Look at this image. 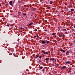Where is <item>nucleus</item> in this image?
<instances>
[{
  "label": "nucleus",
  "instance_id": "obj_43",
  "mask_svg": "<svg viewBox=\"0 0 75 75\" xmlns=\"http://www.w3.org/2000/svg\"><path fill=\"white\" fill-rule=\"evenodd\" d=\"M72 31H73V30H74V29H72Z\"/></svg>",
  "mask_w": 75,
  "mask_h": 75
},
{
  "label": "nucleus",
  "instance_id": "obj_9",
  "mask_svg": "<svg viewBox=\"0 0 75 75\" xmlns=\"http://www.w3.org/2000/svg\"><path fill=\"white\" fill-rule=\"evenodd\" d=\"M23 16H26L27 15V13H23Z\"/></svg>",
  "mask_w": 75,
  "mask_h": 75
},
{
  "label": "nucleus",
  "instance_id": "obj_10",
  "mask_svg": "<svg viewBox=\"0 0 75 75\" xmlns=\"http://www.w3.org/2000/svg\"><path fill=\"white\" fill-rule=\"evenodd\" d=\"M63 31H67V29H64L63 30Z\"/></svg>",
  "mask_w": 75,
  "mask_h": 75
},
{
  "label": "nucleus",
  "instance_id": "obj_16",
  "mask_svg": "<svg viewBox=\"0 0 75 75\" xmlns=\"http://www.w3.org/2000/svg\"><path fill=\"white\" fill-rule=\"evenodd\" d=\"M18 14H21V12H18Z\"/></svg>",
  "mask_w": 75,
  "mask_h": 75
},
{
  "label": "nucleus",
  "instance_id": "obj_4",
  "mask_svg": "<svg viewBox=\"0 0 75 75\" xmlns=\"http://www.w3.org/2000/svg\"><path fill=\"white\" fill-rule=\"evenodd\" d=\"M38 57H39V54H38L36 55V56L35 57V58H37Z\"/></svg>",
  "mask_w": 75,
  "mask_h": 75
},
{
  "label": "nucleus",
  "instance_id": "obj_36",
  "mask_svg": "<svg viewBox=\"0 0 75 75\" xmlns=\"http://www.w3.org/2000/svg\"><path fill=\"white\" fill-rule=\"evenodd\" d=\"M60 51H62V49L60 50Z\"/></svg>",
  "mask_w": 75,
  "mask_h": 75
},
{
  "label": "nucleus",
  "instance_id": "obj_46",
  "mask_svg": "<svg viewBox=\"0 0 75 75\" xmlns=\"http://www.w3.org/2000/svg\"><path fill=\"white\" fill-rule=\"evenodd\" d=\"M74 74H75V72H74Z\"/></svg>",
  "mask_w": 75,
  "mask_h": 75
},
{
  "label": "nucleus",
  "instance_id": "obj_22",
  "mask_svg": "<svg viewBox=\"0 0 75 75\" xmlns=\"http://www.w3.org/2000/svg\"><path fill=\"white\" fill-rule=\"evenodd\" d=\"M7 24V26L8 27H9V26L10 25V24Z\"/></svg>",
  "mask_w": 75,
  "mask_h": 75
},
{
  "label": "nucleus",
  "instance_id": "obj_13",
  "mask_svg": "<svg viewBox=\"0 0 75 75\" xmlns=\"http://www.w3.org/2000/svg\"><path fill=\"white\" fill-rule=\"evenodd\" d=\"M51 60H52V61H54V60H55V59H54V58H52L51 59Z\"/></svg>",
  "mask_w": 75,
  "mask_h": 75
},
{
  "label": "nucleus",
  "instance_id": "obj_20",
  "mask_svg": "<svg viewBox=\"0 0 75 75\" xmlns=\"http://www.w3.org/2000/svg\"><path fill=\"white\" fill-rule=\"evenodd\" d=\"M62 51L63 52H65V50H62Z\"/></svg>",
  "mask_w": 75,
  "mask_h": 75
},
{
  "label": "nucleus",
  "instance_id": "obj_45",
  "mask_svg": "<svg viewBox=\"0 0 75 75\" xmlns=\"http://www.w3.org/2000/svg\"><path fill=\"white\" fill-rule=\"evenodd\" d=\"M53 63V64H54V62Z\"/></svg>",
  "mask_w": 75,
  "mask_h": 75
},
{
  "label": "nucleus",
  "instance_id": "obj_38",
  "mask_svg": "<svg viewBox=\"0 0 75 75\" xmlns=\"http://www.w3.org/2000/svg\"><path fill=\"white\" fill-rule=\"evenodd\" d=\"M0 6H1V5L0 4Z\"/></svg>",
  "mask_w": 75,
  "mask_h": 75
},
{
  "label": "nucleus",
  "instance_id": "obj_11",
  "mask_svg": "<svg viewBox=\"0 0 75 75\" xmlns=\"http://www.w3.org/2000/svg\"><path fill=\"white\" fill-rule=\"evenodd\" d=\"M33 24V23H30L29 24L30 26H31L32 25V24Z\"/></svg>",
  "mask_w": 75,
  "mask_h": 75
},
{
  "label": "nucleus",
  "instance_id": "obj_25",
  "mask_svg": "<svg viewBox=\"0 0 75 75\" xmlns=\"http://www.w3.org/2000/svg\"><path fill=\"white\" fill-rule=\"evenodd\" d=\"M37 37H39V36H38V35L37 34L36 35Z\"/></svg>",
  "mask_w": 75,
  "mask_h": 75
},
{
  "label": "nucleus",
  "instance_id": "obj_23",
  "mask_svg": "<svg viewBox=\"0 0 75 75\" xmlns=\"http://www.w3.org/2000/svg\"><path fill=\"white\" fill-rule=\"evenodd\" d=\"M37 31V29H35L34 30L35 31Z\"/></svg>",
  "mask_w": 75,
  "mask_h": 75
},
{
  "label": "nucleus",
  "instance_id": "obj_26",
  "mask_svg": "<svg viewBox=\"0 0 75 75\" xmlns=\"http://www.w3.org/2000/svg\"><path fill=\"white\" fill-rule=\"evenodd\" d=\"M20 28H21V30H23V28H22V27H21Z\"/></svg>",
  "mask_w": 75,
  "mask_h": 75
},
{
  "label": "nucleus",
  "instance_id": "obj_33",
  "mask_svg": "<svg viewBox=\"0 0 75 75\" xmlns=\"http://www.w3.org/2000/svg\"><path fill=\"white\" fill-rule=\"evenodd\" d=\"M47 8H49V9H50V7H48Z\"/></svg>",
  "mask_w": 75,
  "mask_h": 75
},
{
  "label": "nucleus",
  "instance_id": "obj_2",
  "mask_svg": "<svg viewBox=\"0 0 75 75\" xmlns=\"http://www.w3.org/2000/svg\"><path fill=\"white\" fill-rule=\"evenodd\" d=\"M66 64H70V62L69 61H67V62H65Z\"/></svg>",
  "mask_w": 75,
  "mask_h": 75
},
{
  "label": "nucleus",
  "instance_id": "obj_40",
  "mask_svg": "<svg viewBox=\"0 0 75 75\" xmlns=\"http://www.w3.org/2000/svg\"><path fill=\"white\" fill-rule=\"evenodd\" d=\"M70 6H71V7H72V6L71 5H70Z\"/></svg>",
  "mask_w": 75,
  "mask_h": 75
},
{
  "label": "nucleus",
  "instance_id": "obj_8",
  "mask_svg": "<svg viewBox=\"0 0 75 75\" xmlns=\"http://www.w3.org/2000/svg\"><path fill=\"white\" fill-rule=\"evenodd\" d=\"M45 60L46 61H48V60H49V58H47L45 59Z\"/></svg>",
  "mask_w": 75,
  "mask_h": 75
},
{
  "label": "nucleus",
  "instance_id": "obj_42",
  "mask_svg": "<svg viewBox=\"0 0 75 75\" xmlns=\"http://www.w3.org/2000/svg\"><path fill=\"white\" fill-rule=\"evenodd\" d=\"M25 29H27V27H25Z\"/></svg>",
  "mask_w": 75,
  "mask_h": 75
},
{
  "label": "nucleus",
  "instance_id": "obj_34",
  "mask_svg": "<svg viewBox=\"0 0 75 75\" xmlns=\"http://www.w3.org/2000/svg\"><path fill=\"white\" fill-rule=\"evenodd\" d=\"M36 36H34V38H36Z\"/></svg>",
  "mask_w": 75,
  "mask_h": 75
},
{
  "label": "nucleus",
  "instance_id": "obj_3",
  "mask_svg": "<svg viewBox=\"0 0 75 75\" xmlns=\"http://www.w3.org/2000/svg\"><path fill=\"white\" fill-rule=\"evenodd\" d=\"M67 68V67L66 66H63L62 67V69H65V68Z\"/></svg>",
  "mask_w": 75,
  "mask_h": 75
},
{
  "label": "nucleus",
  "instance_id": "obj_14",
  "mask_svg": "<svg viewBox=\"0 0 75 75\" xmlns=\"http://www.w3.org/2000/svg\"><path fill=\"white\" fill-rule=\"evenodd\" d=\"M71 11H74V9H71Z\"/></svg>",
  "mask_w": 75,
  "mask_h": 75
},
{
  "label": "nucleus",
  "instance_id": "obj_41",
  "mask_svg": "<svg viewBox=\"0 0 75 75\" xmlns=\"http://www.w3.org/2000/svg\"><path fill=\"white\" fill-rule=\"evenodd\" d=\"M55 42H57V41H55Z\"/></svg>",
  "mask_w": 75,
  "mask_h": 75
},
{
  "label": "nucleus",
  "instance_id": "obj_44",
  "mask_svg": "<svg viewBox=\"0 0 75 75\" xmlns=\"http://www.w3.org/2000/svg\"><path fill=\"white\" fill-rule=\"evenodd\" d=\"M71 12V11H69V12Z\"/></svg>",
  "mask_w": 75,
  "mask_h": 75
},
{
  "label": "nucleus",
  "instance_id": "obj_6",
  "mask_svg": "<svg viewBox=\"0 0 75 75\" xmlns=\"http://www.w3.org/2000/svg\"><path fill=\"white\" fill-rule=\"evenodd\" d=\"M45 41H43L42 40V44H45Z\"/></svg>",
  "mask_w": 75,
  "mask_h": 75
},
{
  "label": "nucleus",
  "instance_id": "obj_24",
  "mask_svg": "<svg viewBox=\"0 0 75 75\" xmlns=\"http://www.w3.org/2000/svg\"><path fill=\"white\" fill-rule=\"evenodd\" d=\"M39 62H41V60H39Z\"/></svg>",
  "mask_w": 75,
  "mask_h": 75
},
{
  "label": "nucleus",
  "instance_id": "obj_47",
  "mask_svg": "<svg viewBox=\"0 0 75 75\" xmlns=\"http://www.w3.org/2000/svg\"><path fill=\"white\" fill-rule=\"evenodd\" d=\"M56 12H57V11H56Z\"/></svg>",
  "mask_w": 75,
  "mask_h": 75
},
{
  "label": "nucleus",
  "instance_id": "obj_31",
  "mask_svg": "<svg viewBox=\"0 0 75 75\" xmlns=\"http://www.w3.org/2000/svg\"><path fill=\"white\" fill-rule=\"evenodd\" d=\"M52 65H53V66H55V65H54V64H52Z\"/></svg>",
  "mask_w": 75,
  "mask_h": 75
},
{
  "label": "nucleus",
  "instance_id": "obj_21",
  "mask_svg": "<svg viewBox=\"0 0 75 75\" xmlns=\"http://www.w3.org/2000/svg\"><path fill=\"white\" fill-rule=\"evenodd\" d=\"M42 68H43L42 67H40V69H42Z\"/></svg>",
  "mask_w": 75,
  "mask_h": 75
},
{
  "label": "nucleus",
  "instance_id": "obj_19",
  "mask_svg": "<svg viewBox=\"0 0 75 75\" xmlns=\"http://www.w3.org/2000/svg\"><path fill=\"white\" fill-rule=\"evenodd\" d=\"M39 58H41V56H39Z\"/></svg>",
  "mask_w": 75,
  "mask_h": 75
},
{
  "label": "nucleus",
  "instance_id": "obj_5",
  "mask_svg": "<svg viewBox=\"0 0 75 75\" xmlns=\"http://www.w3.org/2000/svg\"><path fill=\"white\" fill-rule=\"evenodd\" d=\"M12 1H10L9 2V4H10V5H12Z\"/></svg>",
  "mask_w": 75,
  "mask_h": 75
},
{
  "label": "nucleus",
  "instance_id": "obj_37",
  "mask_svg": "<svg viewBox=\"0 0 75 75\" xmlns=\"http://www.w3.org/2000/svg\"><path fill=\"white\" fill-rule=\"evenodd\" d=\"M54 61H55V62H57V60H54Z\"/></svg>",
  "mask_w": 75,
  "mask_h": 75
},
{
  "label": "nucleus",
  "instance_id": "obj_1",
  "mask_svg": "<svg viewBox=\"0 0 75 75\" xmlns=\"http://www.w3.org/2000/svg\"><path fill=\"white\" fill-rule=\"evenodd\" d=\"M42 53H43V54H48V52H45V51H42Z\"/></svg>",
  "mask_w": 75,
  "mask_h": 75
},
{
  "label": "nucleus",
  "instance_id": "obj_7",
  "mask_svg": "<svg viewBox=\"0 0 75 75\" xmlns=\"http://www.w3.org/2000/svg\"><path fill=\"white\" fill-rule=\"evenodd\" d=\"M59 37H62V34H60L59 35Z\"/></svg>",
  "mask_w": 75,
  "mask_h": 75
},
{
  "label": "nucleus",
  "instance_id": "obj_29",
  "mask_svg": "<svg viewBox=\"0 0 75 75\" xmlns=\"http://www.w3.org/2000/svg\"><path fill=\"white\" fill-rule=\"evenodd\" d=\"M69 53V52L68 51H67V53Z\"/></svg>",
  "mask_w": 75,
  "mask_h": 75
},
{
  "label": "nucleus",
  "instance_id": "obj_27",
  "mask_svg": "<svg viewBox=\"0 0 75 75\" xmlns=\"http://www.w3.org/2000/svg\"><path fill=\"white\" fill-rule=\"evenodd\" d=\"M65 34H68V32H66Z\"/></svg>",
  "mask_w": 75,
  "mask_h": 75
},
{
  "label": "nucleus",
  "instance_id": "obj_12",
  "mask_svg": "<svg viewBox=\"0 0 75 75\" xmlns=\"http://www.w3.org/2000/svg\"><path fill=\"white\" fill-rule=\"evenodd\" d=\"M53 3V2L52 1H50V4H52Z\"/></svg>",
  "mask_w": 75,
  "mask_h": 75
},
{
  "label": "nucleus",
  "instance_id": "obj_35",
  "mask_svg": "<svg viewBox=\"0 0 75 75\" xmlns=\"http://www.w3.org/2000/svg\"><path fill=\"white\" fill-rule=\"evenodd\" d=\"M45 31H47V30H45Z\"/></svg>",
  "mask_w": 75,
  "mask_h": 75
},
{
  "label": "nucleus",
  "instance_id": "obj_39",
  "mask_svg": "<svg viewBox=\"0 0 75 75\" xmlns=\"http://www.w3.org/2000/svg\"><path fill=\"white\" fill-rule=\"evenodd\" d=\"M74 28H75V25L74 26Z\"/></svg>",
  "mask_w": 75,
  "mask_h": 75
},
{
  "label": "nucleus",
  "instance_id": "obj_28",
  "mask_svg": "<svg viewBox=\"0 0 75 75\" xmlns=\"http://www.w3.org/2000/svg\"><path fill=\"white\" fill-rule=\"evenodd\" d=\"M66 55H68V53H66Z\"/></svg>",
  "mask_w": 75,
  "mask_h": 75
},
{
  "label": "nucleus",
  "instance_id": "obj_30",
  "mask_svg": "<svg viewBox=\"0 0 75 75\" xmlns=\"http://www.w3.org/2000/svg\"><path fill=\"white\" fill-rule=\"evenodd\" d=\"M52 35H55V33H52Z\"/></svg>",
  "mask_w": 75,
  "mask_h": 75
},
{
  "label": "nucleus",
  "instance_id": "obj_18",
  "mask_svg": "<svg viewBox=\"0 0 75 75\" xmlns=\"http://www.w3.org/2000/svg\"><path fill=\"white\" fill-rule=\"evenodd\" d=\"M57 66L58 67H59V64H56Z\"/></svg>",
  "mask_w": 75,
  "mask_h": 75
},
{
  "label": "nucleus",
  "instance_id": "obj_17",
  "mask_svg": "<svg viewBox=\"0 0 75 75\" xmlns=\"http://www.w3.org/2000/svg\"><path fill=\"white\" fill-rule=\"evenodd\" d=\"M13 55L15 57L16 56V54L15 53L13 54Z\"/></svg>",
  "mask_w": 75,
  "mask_h": 75
},
{
  "label": "nucleus",
  "instance_id": "obj_32",
  "mask_svg": "<svg viewBox=\"0 0 75 75\" xmlns=\"http://www.w3.org/2000/svg\"><path fill=\"white\" fill-rule=\"evenodd\" d=\"M45 71V70L44 69H43V70H42V71Z\"/></svg>",
  "mask_w": 75,
  "mask_h": 75
},
{
  "label": "nucleus",
  "instance_id": "obj_15",
  "mask_svg": "<svg viewBox=\"0 0 75 75\" xmlns=\"http://www.w3.org/2000/svg\"><path fill=\"white\" fill-rule=\"evenodd\" d=\"M46 41H47L46 43H50V41H47V40H46Z\"/></svg>",
  "mask_w": 75,
  "mask_h": 75
}]
</instances>
